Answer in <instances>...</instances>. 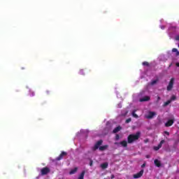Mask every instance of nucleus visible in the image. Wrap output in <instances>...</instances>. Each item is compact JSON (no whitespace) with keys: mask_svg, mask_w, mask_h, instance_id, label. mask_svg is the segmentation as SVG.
I'll use <instances>...</instances> for the list:
<instances>
[{"mask_svg":"<svg viewBox=\"0 0 179 179\" xmlns=\"http://www.w3.org/2000/svg\"><path fill=\"white\" fill-rule=\"evenodd\" d=\"M141 138V131H137L135 134H130L127 137V143H134Z\"/></svg>","mask_w":179,"mask_h":179,"instance_id":"f257e3e1","label":"nucleus"},{"mask_svg":"<svg viewBox=\"0 0 179 179\" xmlns=\"http://www.w3.org/2000/svg\"><path fill=\"white\" fill-rule=\"evenodd\" d=\"M174 87V78H171L168 86L166 87V90L168 92H171L173 90V87Z\"/></svg>","mask_w":179,"mask_h":179,"instance_id":"f03ea898","label":"nucleus"},{"mask_svg":"<svg viewBox=\"0 0 179 179\" xmlns=\"http://www.w3.org/2000/svg\"><path fill=\"white\" fill-rule=\"evenodd\" d=\"M50 170L48 167H44L41 170V176H47L50 173Z\"/></svg>","mask_w":179,"mask_h":179,"instance_id":"7ed1b4c3","label":"nucleus"},{"mask_svg":"<svg viewBox=\"0 0 179 179\" xmlns=\"http://www.w3.org/2000/svg\"><path fill=\"white\" fill-rule=\"evenodd\" d=\"M115 145H117V146H120V145H121V146H122L123 148H127L128 146V142H127V141H122L120 143L115 142Z\"/></svg>","mask_w":179,"mask_h":179,"instance_id":"20e7f679","label":"nucleus"},{"mask_svg":"<svg viewBox=\"0 0 179 179\" xmlns=\"http://www.w3.org/2000/svg\"><path fill=\"white\" fill-rule=\"evenodd\" d=\"M155 115H156L155 112L150 111L148 114L145 116V118H147L148 120H152V118H153Z\"/></svg>","mask_w":179,"mask_h":179,"instance_id":"39448f33","label":"nucleus"},{"mask_svg":"<svg viewBox=\"0 0 179 179\" xmlns=\"http://www.w3.org/2000/svg\"><path fill=\"white\" fill-rule=\"evenodd\" d=\"M101 145H103V140L98 141L94 145V150H97V149H99V148H100Z\"/></svg>","mask_w":179,"mask_h":179,"instance_id":"423d86ee","label":"nucleus"},{"mask_svg":"<svg viewBox=\"0 0 179 179\" xmlns=\"http://www.w3.org/2000/svg\"><path fill=\"white\" fill-rule=\"evenodd\" d=\"M66 155H68L66 152L65 151L62 152V153L56 158V160L57 161L62 160V159H64V156H66Z\"/></svg>","mask_w":179,"mask_h":179,"instance_id":"0eeeda50","label":"nucleus"},{"mask_svg":"<svg viewBox=\"0 0 179 179\" xmlns=\"http://www.w3.org/2000/svg\"><path fill=\"white\" fill-rule=\"evenodd\" d=\"M143 171H144L143 169H142L138 173H135L133 176L134 178H141V177H142V176H143Z\"/></svg>","mask_w":179,"mask_h":179,"instance_id":"6e6552de","label":"nucleus"},{"mask_svg":"<svg viewBox=\"0 0 179 179\" xmlns=\"http://www.w3.org/2000/svg\"><path fill=\"white\" fill-rule=\"evenodd\" d=\"M174 124V120H169L165 123V127L169 128V127H171Z\"/></svg>","mask_w":179,"mask_h":179,"instance_id":"1a4fd4ad","label":"nucleus"},{"mask_svg":"<svg viewBox=\"0 0 179 179\" xmlns=\"http://www.w3.org/2000/svg\"><path fill=\"white\" fill-rule=\"evenodd\" d=\"M149 100H150V96H145L140 99L139 101H141V103H143V101H149Z\"/></svg>","mask_w":179,"mask_h":179,"instance_id":"9d476101","label":"nucleus"},{"mask_svg":"<svg viewBox=\"0 0 179 179\" xmlns=\"http://www.w3.org/2000/svg\"><path fill=\"white\" fill-rule=\"evenodd\" d=\"M154 164L157 167H161L162 166V162L159 159H155Z\"/></svg>","mask_w":179,"mask_h":179,"instance_id":"9b49d317","label":"nucleus"},{"mask_svg":"<svg viewBox=\"0 0 179 179\" xmlns=\"http://www.w3.org/2000/svg\"><path fill=\"white\" fill-rule=\"evenodd\" d=\"M120 129H122V127H121V126H118L113 129V133L117 134V132H120Z\"/></svg>","mask_w":179,"mask_h":179,"instance_id":"f8f14e48","label":"nucleus"},{"mask_svg":"<svg viewBox=\"0 0 179 179\" xmlns=\"http://www.w3.org/2000/svg\"><path fill=\"white\" fill-rule=\"evenodd\" d=\"M108 167V162H104V163L101 164V168L103 170H106V169H107Z\"/></svg>","mask_w":179,"mask_h":179,"instance_id":"ddd939ff","label":"nucleus"},{"mask_svg":"<svg viewBox=\"0 0 179 179\" xmlns=\"http://www.w3.org/2000/svg\"><path fill=\"white\" fill-rule=\"evenodd\" d=\"M108 148V145H103V146H100V147H99V150H101V152H103V151L107 150Z\"/></svg>","mask_w":179,"mask_h":179,"instance_id":"4468645a","label":"nucleus"},{"mask_svg":"<svg viewBox=\"0 0 179 179\" xmlns=\"http://www.w3.org/2000/svg\"><path fill=\"white\" fill-rule=\"evenodd\" d=\"M85 171H83L78 179H85Z\"/></svg>","mask_w":179,"mask_h":179,"instance_id":"2eb2a0df","label":"nucleus"},{"mask_svg":"<svg viewBox=\"0 0 179 179\" xmlns=\"http://www.w3.org/2000/svg\"><path fill=\"white\" fill-rule=\"evenodd\" d=\"M172 52H176V57H178V55H179V52H178V50H177V48H173V49H172Z\"/></svg>","mask_w":179,"mask_h":179,"instance_id":"dca6fc26","label":"nucleus"},{"mask_svg":"<svg viewBox=\"0 0 179 179\" xmlns=\"http://www.w3.org/2000/svg\"><path fill=\"white\" fill-rule=\"evenodd\" d=\"M170 103H171V100H168L167 101L164 103L163 107H167V106H169V104H170Z\"/></svg>","mask_w":179,"mask_h":179,"instance_id":"f3484780","label":"nucleus"},{"mask_svg":"<svg viewBox=\"0 0 179 179\" xmlns=\"http://www.w3.org/2000/svg\"><path fill=\"white\" fill-rule=\"evenodd\" d=\"M76 171H78V168H77V167H76V168H74L73 169H72V170L70 171L69 174H75V173H76Z\"/></svg>","mask_w":179,"mask_h":179,"instance_id":"a211bd4d","label":"nucleus"},{"mask_svg":"<svg viewBox=\"0 0 179 179\" xmlns=\"http://www.w3.org/2000/svg\"><path fill=\"white\" fill-rule=\"evenodd\" d=\"M169 100H171V101H174L175 100H177V96H176V95H172L171 99Z\"/></svg>","mask_w":179,"mask_h":179,"instance_id":"6ab92c4d","label":"nucleus"},{"mask_svg":"<svg viewBox=\"0 0 179 179\" xmlns=\"http://www.w3.org/2000/svg\"><path fill=\"white\" fill-rule=\"evenodd\" d=\"M164 142H166L164 140H162L158 145L159 148H162L163 146V143H164Z\"/></svg>","mask_w":179,"mask_h":179,"instance_id":"aec40b11","label":"nucleus"},{"mask_svg":"<svg viewBox=\"0 0 179 179\" xmlns=\"http://www.w3.org/2000/svg\"><path fill=\"white\" fill-rule=\"evenodd\" d=\"M142 65H143V66H149V62H143L142 63Z\"/></svg>","mask_w":179,"mask_h":179,"instance_id":"412c9836","label":"nucleus"},{"mask_svg":"<svg viewBox=\"0 0 179 179\" xmlns=\"http://www.w3.org/2000/svg\"><path fill=\"white\" fill-rule=\"evenodd\" d=\"M79 73H80V75L85 76V70L84 69L80 70Z\"/></svg>","mask_w":179,"mask_h":179,"instance_id":"4be33fe9","label":"nucleus"},{"mask_svg":"<svg viewBox=\"0 0 179 179\" xmlns=\"http://www.w3.org/2000/svg\"><path fill=\"white\" fill-rule=\"evenodd\" d=\"M131 119L129 118V119L126 120L125 122H126V124H129V122H131Z\"/></svg>","mask_w":179,"mask_h":179,"instance_id":"5701e85b","label":"nucleus"},{"mask_svg":"<svg viewBox=\"0 0 179 179\" xmlns=\"http://www.w3.org/2000/svg\"><path fill=\"white\" fill-rule=\"evenodd\" d=\"M159 149H160V147H159V145L154 147V150L157 151V150H159Z\"/></svg>","mask_w":179,"mask_h":179,"instance_id":"b1692460","label":"nucleus"},{"mask_svg":"<svg viewBox=\"0 0 179 179\" xmlns=\"http://www.w3.org/2000/svg\"><path fill=\"white\" fill-rule=\"evenodd\" d=\"M120 140V135L119 134H116L115 136V141H119Z\"/></svg>","mask_w":179,"mask_h":179,"instance_id":"393cba45","label":"nucleus"},{"mask_svg":"<svg viewBox=\"0 0 179 179\" xmlns=\"http://www.w3.org/2000/svg\"><path fill=\"white\" fill-rule=\"evenodd\" d=\"M156 83H157V80H155L152 81L151 85H156Z\"/></svg>","mask_w":179,"mask_h":179,"instance_id":"a878e982","label":"nucleus"},{"mask_svg":"<svg viewBox=\"0 0 179 179\" xmlns=\"http://www.w3.org/2000/svg\"><path fill=\"white\" fill-rule=\"evenodd\" d=\"M30 96H31V97H33V96H36V93H34V92H31Z\"/></svg>","mask_w":179,"mask_h":179,"instance_id":"bb28decb","label":"nucleus"},{"mask_svg":"<svg viewBox=\"0 0 179 179\" xmlns=\"http://www.w3.org/2000/svg\"><path fill=\"white\" fill-rule=\"evenodd\" d=\"M132 114L133 117H135V118H138V115H136L135 112H133Z\"/></svg>","mask_w":179,"mask_h":179,"instance_id":"cd10ccee","label":"nucleus"},{"mask_svg":"<svg viewBox=\"0 0 179 179\" xmlns=\"http://www.w3.org/2000/svg\"><path fill=\"white\" fill-rule=\"evenodd\" d=\"M90 166H93V160L92 159L90 160Z\"/></svg>","mask_w":179,"mask_h":179,"instance_id":"c85d7f7f","label":"nucleus"},{"mask_svg":"<svg viewBox=\"0 0 179 179\" xmlns=\"http://www.w3.org/2000/svg\"><path fill=\"white\" fill-rule=\"evenodd\" d=\"M145 167H146V164H145V163H144V164H143L141 165V168H142V169H145Z\"/></svg>","mask_w":179,"mask_h":179,"instance_id":"c756f323","label":"nucleus"},{"mask_svg":"<svg viewBox=\"0 0 179 179\" xmlns=\"http://www.w3.org/2000/svg\"><path fill=\"white\" fill-rule=\"evenodd\" d=\"M164 134H165V135H167L169 136V135H170V133L169 131H164Z\"/></svg>","mask_w":179,"mask_h":179,"instance_id":"7c9ffc66","label":"nucleus"},{"mask_svg":"<svg viewBox=\"0 0 179 179\" xmlns=\"http://www.w3.org/2000/svg\"><path fill=\"white\" fill-rule=\"evenodd\" d=\"M176 41H178V40H179V35H178V36H176Z\"/></svg>","mask_w":179,"mask_h":179,"instance_id":"2f4dec72","label":"nucleus"},{"mask_svg":"<svg viewBox=\"0 0 179 179\" xmlns=\"http://www.w3.org/2000/svg\"><path fill=\"white\" fill-rule=\"evenodd\" d=\"M145 157L146 159H150V155H146Z\"/></svg>","mask_w":179,"mask_h":179,"instance_id":"473e14b6","label":"nucleus"},{"mask_svg":"<svg viewBox=\"0 0 179 179\" xmlns=\"http://www.w3.org/2000/svg\"><path fill=\"white\" fill-rule=\"evenodd\" d=\"M162 98H160V96H157V101H159V100H161Z\"/></svg>","mask_w":179,"mask_h":179,"instance_id":"72a5a7b5","label":"nucleus"},{"mask_svg":"<svg viewBox=\"0 0 179 179\" xmlns=\"http://www.w3.org/2000/svg\"><path fill=\"white\" fill-rule=\"evenodd\" d=\"M114 177H115L114 175H111L110 178L113 179L114 178Z\"/></svg>","mask_w":179,"mask_h":179,"instance_id":"f704fd0d","label":"nucleus"},{"mask_svg":"<svg viewBox=\"0 0 179 179\" xmlns=\"http://www.w3.org/2000/svg\"><path fill=\"white\" fill-rule=\"evenodd\" d=\"M176 66L179 67V62L176 63Z\"/></svg>","mask_w":179,"mask_h":179,"instance_id":"c9c22d12","label":"nucleus"},{"mask_svg":"<svg viewBox=\"0 0 179 179\" xmlns=\"http://www.w3.org/2000/svg\"><path fill=\"white\" fill-rule=\"evenodd\" d=\"M47 94H50V91H46Z\"/></svg>","mask_w":179,"mask_h":179,"instance_id":"e433bc0d","label":"nucleus"},{"mask_svg":"<svg viewBox=\"0 0 179 179\" xmlns=\"http://www.w3.org/2000/svg\"><path fill=\"white\" fill-rule=\"evenodd\" d=\"M178 48H179V43H178Z\"/></svg>","mask_w":179,"mask_h":179,"instance_id":"4c0bfd02","label":"nucleus"}]
</instances>
